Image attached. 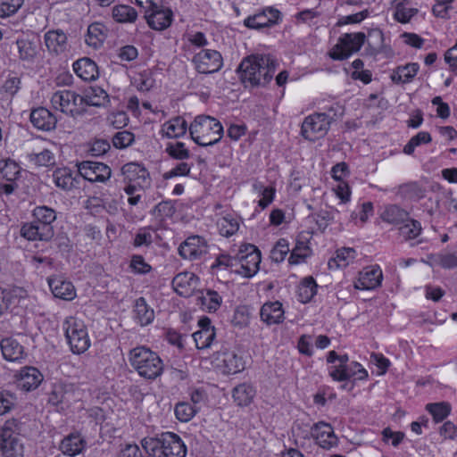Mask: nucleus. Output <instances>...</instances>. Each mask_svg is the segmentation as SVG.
<instances>
[{"mask_svg":"<svg viewBox=\"0 0 457 457\" xmlns=\"http://www.w3.org/2000/svg\"><path fill=\"white\" fill-rule=\"evenodd\" d=\"M130 268L137 274H146L151 270V266L145 262L141 255H134L132 257Z\"/></svg>","mask_w":457,"mask_h":457,"instance_id":"obj_64","label":"nucleus"},{"mask_svg":"<svg viewBox=\"0 0 457 457\" xmlns=\"http://www.w3.org/2000/svg\"><path fill=\"white\" fill-rule=\"evenodd\" d=\"M135 319L141 326L150 324L154 318V312L147 304L144 297L136 300L134 305Z\"/></svg>","mask_w":457,"mask_h":457,"instance_id":"obj_32","label":"nucleus"},{"mask_svg":"<svg viewBox=\"0 0 457 457\" xmlns=\"http://www.w3.org/2000/svg\"><path fill=\"white\" fill-rule=\"evenodd\" d=\"M269 21H270V20L267 19L263 10L262 12L246 18L244 21V24L249 29H260L269 27Z\"/></svg>","mask_w":457,"mask_h":457,"instance_id":"obj_56","label":"nucleus"},{"mask_svg":"<svg viewBox=\"0 0 457 457\" xmlns=\"http://www.w3.org/2000/svg\"><path fill=\"white\" fill-rule=\"evenodd\" d=\"M193 63L195 70L204 74L219 71L223 65V59L220 52L212 49H204L194 55Z\"/></svg>","mask_w":457,"mask_h":457,"instance_id":"obj_10","label":"nucleus"},{"mask_svg":"<svg viewBox=\"0 0 457 457\" xmlns=\"http://www.w3.org/2000/svg\"><path fill=\"white\" fill-rule=\"evenodd\" d=\"M421 231L420 223L418 220L409 218V220L402 223L399 227L400 235L405 239H412L417 237Z\"/></svg>","mask_w":457,"mask_h":457,"instance_id":"obj_50","label":"nucleus"},{"mask_svg":"<svg viewBox=\"0 0 457 457\" xmlns=\"http://www.w3.org/2000/svg\"><path fill=\"white\" fill-rule=\"evenodd\" d=\"M355 257V250L353 248H342L337 251V255L328 262L330 268L336 266L337 268L346 267L351 260Z\"/></svg>","mask_w":457,"mask_h":457,"instance_id":"obj_48","label":"nucleus"},{"mask_svg":"<svg viewBox=\"0 0 457 457\" xmlns=\"http://www.w3.org/2000/svg\"><path fill=\"white\" fill-rule=\"evenodd\" d=\"M311 435L316 443L324 449H330L337 444V437L332 427L325 422H318L311 428Z\"/></svg>","mask_w":457,"mask_h":457,"instance_id":"obj_14","label":"nucleus"},{"mask_svg":"<svg viewBox=\"0 0 457 457\" xmlns=\"http://www.w3.org/2000/svg\"><path fill=\"white\" fill-rule=\"evenodd\" d=\"M432 138L428 132L420 131L416 136L412 137L410 141L405 145L403 153L411 154L415 148L421 144H428L431 142Z\"/></svg>","mask_w":457,"mask_h":457,"instance_id":"obj_53","label":"nucleus"},{"mask_svg":"<svg viewBox=\"0 0 457 457\" xmlns=\"http://www.w3.org/2000/svg\"><path fill=\"white\" fill-rule=\"evenodd\" d=\"M426 410L432 415L436 422H440L450 414L451 405L446 402L428 403Z\"/></svg>","mask_w":457,"mask_h":457,"instance_id":"obj_45","label":"nucleus"},{"mask_svg":"<svg viewBox=\"0 0 457 457\" xmlns=\"http://www.w3.org/2000/svg\"><path fill=\"white\" fill-rule=\"evenodd\" d=\"M21 234L28 240L47 241L54 237V228L52 226H42L36 221L24 224L21 228Z\"/></svg>","mask_w":457,"mask_h":457,"instance_id":"obj_17","label":"nucleus"},{"mask_svg":"<svg viewBox=\"0 0 457 457\" xmlns=\"http://www.w3.org/2000/svg\"><path fill=\"white\" fill-rule=\"evenodd\" d=\"M428 263L431 266H440L443 269H453L457 267V255L454 253H437L430 254Z\"/></svg>","mask_w":457,"mask_h":457,"instance_id":"obj_42","label":"nucleus"},{"mask_svg":"<svg viewBox=\"0 0 457 457\" xmlns=\"http://www.w3.org/2000/svg\"><path fill=\"white\" fill-rule=\"evenodd\" d=\"M198 301L203 310L214 312L220 307L222 298L216 291L207 290L198 297Z\"/></svg>","mask_w":457,"mask_h":457,"instance_id":"obj_38","label":"nucleus"},{"mask_svg":"<svg viewBox=\"0 0 457 457\" xmlns=\"http://www.w3.org/2000/svg\"><path fill=\"white\" fill-rule=\"evenodd\" d=\"M255 395L253 387L248 384H240L233 390L234 401L239 406H246L251 403Z\"/></svg>","mask_w":457,"mask_h":457,"instance_id":"obj_37","label":"nucleus"},{"mask_svg":"<svg viewBox=\"0 0 457 457\" xmlns=\"http://www.w3.org/2000/svg\"><path fill=\"white\" fill-rule=\"evenodd\" d=\"M21 171V168L17 162L11 159L0 161V174L7 181H14Z\"/></svg>","mask_w":457,"mask_h":457,"instance_id":"obj_46","label":"nucleus"},{"mask_svg":"<svg viewBox=\"0 0 457 457\" xmlns=\"http://www.w3.org/2000/svg\"><path fill=\"white\" fill-rule=\"evenodd\" d=\"M312 218L316 221L319 228L323 231L334 220V214L330 211L321 210L318 213L312 215Z\"/></svg>","mask_w":457,"mask_h":457,"instance_id":"obj_61","label":"nucleus"},{"mask_svg":"<svg viewBox=\"0 0 457 457\" xmlns=\"http://www.w3.org/2000/svg\"><path fill=\"white\" fill-rule=\"evenodd\" d=\"M134 141V134L123 130L117 132L112 137V144L116 148H126L129 146Z\"/></svg>","mask_w":457,"mask_h":457,"instance_id":"obj_60","label":"nucleus"},{"mask_svg":"<svg viewBox=\"0 0 457 457\" xmlns=\"http://www.w3.org/2000/svg\"><path fill=\"white\" fill-rule=\"evenodd\" d=\"M179 253L184 259L195 260L207 253V245L199 236L189 237L179 245Z\"/></svg>","mask_w":457,"mask_h":457,"instance_id":"obj_13","label":"nucleus"},{"mask_svg":"<svg viewBox=\"0 0 457 457\" xmlns=\"http://www.w3.org/2000/svg\"><path fill=\"white\" fill-rule=\"evenodd\" d=\"M198 278L189 272H183L176 275L172 280V287L174 290L180 295L188 294V287H190Z\"/></svg>","mask_w":457,"mask_h":457,"instance_id":"obj_36","label":"nucleus"},{"mask_svg":"<svg viewBox=\"0 0 457 457\" xmlns=\"http://www.w3.org/2000/svg\"><path fill=\"white\" fill-rule=\"evenodd\" d=\"M395 18L397 21L402 23L409 22L411 18L413 17L418 10L414 8H405L404 7V0H395Z\"/></svg>","mask_w":457,"mask_h":457,"instance_id":"obj_52","label":"nucleus"},{"mask_svg":"<svg viewBox=\"0 0 457 457\" xmlns=\"http://www.w3.org/2000/svg\"><path fill=\"white\" fill-rule=\"evenodd\" d=\"M66 339L73 353H82L90 345L87 328L84 322L77 318L69 317L63 322Z\"/></svg>","mask_w":457,"mask_h":457,"instance_id":"obj_5","label":"nucleus"},{"mask_svg":"<svg viewBox=\"0 0 457 457\" xmlns=\"http://www.w3.org/2000/svg\"><path fill=\"white\" fill-rule=\"evenodd\" d=\"M419 68V64L416 62L399 66L393 71L391 79L396 83H409L416 76Z\"/></svg>","mask_w":457,"mask_h":457,"instance_id":"obj_34","label":"nucleus"},{"mask_svg":"<svg viewBox=\"0 0 457 457\" xmlns=\"http://www.w3.org/2000/svg\"><path fill=\"white\" fill-rule=\"evenodd\" d=\"M53 179L56 187L64 190L71 189L74 186L71 171L66 168L54 170Z\"/></svg>","mask_w":457,"mask_h":457,"instance_id":"obj_43","label":"nucleus"},{"mask_svg":"<svg viewBox=\"0 0 457 457\" xmlns=\"http://www.w3.org/2000/svg\"><path fill=\"white\" fill-rule=\"evenodd\" d=\"M33 161L40 166H51L55 163L54 154L48 149H45L38 154H35Z\"/></svg>","mask_w":457,"mask_h":457,"instance_id":"obj_63","label":"nucleus"},{"mask_svg":"<svg viewBox=\"0 0 457 457\" xmlns=\"http://www.w3.org/2000/svg\"><path fill=\"white\" fill-rule=\"evenodd\" d=\"M75 73L83 80L91 81L98 78L99 71L96 63L90 58H81L73 64Z\"/></svg>","mask_w":457,"mask_h":457,"instance_id":"obj_22","label":"nucleus"},{"mask_svg":"<svg viewBox=\"0 0 457 457\" xmlns=\"http://www.w3.org/2000/svg\"><path fill=\"white\" fill-rule=\"evenodd\" d=\"M363 32L345 33L339 37L337 44L332 48L330 57L334 60H345L352 54L358 52L365 42Z\"/></svg>","mask_w":457,"mask_h":457,"instance_id":"obj_8","label":"nucleus"},{"mask_svg":"<svg viewBox=\"0 0 457 457\" xmlns=\"http://www.w3.org/2000/svg\"><path fill=\"white\" fill-rule=\"evenodd\" d=\"M18 405L16 394L8 389L0 390V416L12 412Z\"/></svg>","mask_w":457,"mask_h":457,"instance_id":"obj_40","label":"nucleus"},{"mask_svg":"<svg viewBox=\"0 0 457 457\" xmlns=\"http://www.w3.org/2000/svg\"><path fill=\"white\" fill-rule=\"evenodd\" d=\"M222 362L224 372L227 374H236L245 369V362L242 357L238 356L234 351L223 352Z\"/></svg>","mask_w":457,"mask_h":457,"instance_id":"obj_33","label":"nucleus"},{"mask_svg":"<svg viewBox=\"0 0 457 457\" xmlns=\"http://www.w3.org/2000/svg\"><path fill=\"white\" fill-rule=\"evenodd\" d=\"M153 242V235L149 229L140 228L135 235L133 245L136 247L149 246Z\"/></svg>","mask_w":457,"mask_h":457,"instance_id":"obj_62","label":"nucleus"},{"mask_svg":"<svg viewBox=\"0 0 457 457\" xmlns=\"http://www.w3.org/2000/svg\"><path fill=\"white\" fill-rule=\"evenodd\" d=\"M144 450L153 457H186L187 447L175 433H162L158 437H145L141 441Z\"/></svg>","mask_w":457,"mask_h":457,"instance_id":"obj_2","label":"nucleus"},{"mask_svg":"<svg viewBox=\"0 0 457 457\" xmlns=\"http://www.w3.org/2000/svg\"><path fill=\"white\" fill-rule=\"evenodd\" d=\"M129 361L138 375L145 379H155L163 370V363L159 355L145 346L131 349Z\"/></svg>","mask_w":457,"mask_h":457,"instance_id":"obj_3","label":"nucleus"},{"mask_svg":"<svg viewBox=\"0 0 457 457\" xmlns=\"http://www.w3.org/2000/svg\"><path fill=\"white\" fill-rule=\"evenodd\" d=\"M121 174L125 180L136 182L140 187H143L149 180V173L145 167L137 163H126L121 168Z\"/></svg>","mask_w":457,"mask_h":457,"instance_id":"obj_18","label":"nucleus"},{"mask_svg":"<svg viewBox=\"0 0 457 457\" xmlns=\"http://www.w3.org/2000/svg\"><path fill=\"white\" fill-rule=\"evenodd\" d=\"M44 40L50 53L60 54L67 50L68 37L61 29L47 31L44 36Z\"/></svg>","mask_w":457,"mask_h":457,"instance_id":"obj_19","label":"nucleus"},{"mask_svg":"<svg viewBox=\"0 0 457 457\" xmlns=\"http://www.w3.org/2000/svg\"><path fill=\"white\" fill-rule=\"evenodd\" d=\"M72 394V385L55 384L49 393L48 403L55 406L68 403L71 400Z\"/></svg>","mask_w":457,"mask_h":457,"instance_id":"obj_28","label":"nucleus"},{"mask_svg":"<svg viewBox=\"0 0 457 457\" xmlns=\"http://www.w3.org/2000/svg\"><path fill=\"white\" fill-rule=\"evenodd\" d=\"M158 5V8L145 11V19L153 29L163 30L170 26L173 12L170 8L163 6L162 3Z\"/></svg>","mask_w":457,"mask_h":457,"instance_id":"obj_12","label":"nucleus"},{"mask_svg":"<svg viewBox=\"0 0 457 457\" xmlns=\"http://www.w3.org/2000/svg\"><path fill=\"white\" fill-rule=\"evenodd\" d=\"M187 128V121L183 118L175 117L162 125V133L169 138H177L186 134Z\"/></svg>","mask_w":457,"mask_h":457,"instance_id":"obj_31","label":"nucleus"},{"mask_svg":"<svg viewBox=\"0 0 457 457\" xmlns=\"http://www.w3.org/2000/svg\"><path fill=\"white\" fill-rule=\"evenodd\" d=\"M48 285L55 297L63 300H72L76 295L73 285L60 278H49Z\"/></svg>","mask_w":457,"mask_h":457,"instance_id":"obj_24","label":"nucleus"},{"mask_svg":"<svg viewBox=\"0 0 457 457\" xmlns=\"http://www.w3.org/2000/svg\"><path fill=\"white\" fill-rule=\"evenodd\" d=\"M112 17L118 22H134L137 12L132 6L120 4L112 8Z\"/></svg>","mask_w":457,"mask_h":457,"instance_id":"obj_41","label":"nucleus"},{"mask_svg":"<svg viewBox=\"0 0 457 457\" xmlns=\"http://www.w3.org/2000/svg\"><path fill=\"white\" fill-rule=\"evenodd\" d=\"M237 259L240 263V268L237 272L246 278H251L259 270L261 262V252L253 245H242Z\"/></svg>","mask_w":457,"mask_h":457,"instance_id":"obj_9","label":"nucleus"},{"mask_svg":"<svg viewBox=\"0 0 457 457\" xmlns=\"http://www.w3.org/2000/svg\"><path fill=\"white\" fill-rule=\"evenodd\" d=\"M193 338L195 342V345L198 349H205L208 348L214 337H215V329L214 328H205L199 329L195 332L193 335Z\"/></svg>","mask_w":457,"mask_h":457,"instance_id":"obj_49","label":"nucleus"},{"mask_svg":"<svg viewBox=\"0 0 457 457\" xmlns=\"http://www.w3.org/2000/svg\"><path fill=\"white\" fill-rule=\"evenodd\" d=\"M381 219L387 223L401 225L409 220V213L399 206L392 204L386 207Z\"/></svg>","mask_w":457,"mask_h":457,"instance_id":"obj_35","label":"nucleus"},{"mask_svg":"<svg viewBox=\"0 0 457 457\" xmlns=\"http://www.w3.org/2000/svg\"><path fill=\"white\" fill-rule=\"evenodd\" d=\"M333 118L325 112H315L303 120L301 135L309 141H316L324 137L331 125Z\"/></svg>","mask_w":457,"mask_h":457,"instance_id":"obj_6","label":"nucleus"},{"mask_svg":"<svg viewBox=\"0 0 457 457\" xmlns=\"http://www.w3.org/2000/svg\"><path fill=\"white\" fill-rule=\"evenodd\" d=\"M31 420L28 416L22 415L21 417H12L4 421V425L1 426L4 431V435L11 436H26L31 430Z\"/></svg>","mask_w":457,"mask_h":457,"instance_id":"obj_16","label":"nucleus"},{"mask_svg":"<svg viewBox=\"0 0 457 457\" xmlns=\"http://www.w3.org/2000/svg\"><path fill=\"white\" fill-rule=\"evenodd\" d=\"M382 278V270L378 266L367 267L359 273L354 287L361 290L375 289L381 285Z\"/></svg>","mask_w":457,"mask_h":457,"instance_id":"obj_15","label":"nucleus"},{"mask_svg":"<svg viewBox=\"0 0 457 457\" xmlns=\"http://www.w3.org/2000/svg\"><path fill=\"white\" fill-rule=\"evenodd\" d=\"M317 292V284L312 277L304 278L297 290L298 299L305 303L310 302Z\"/></svg>","mask_w":457,"mask_h":457,"instance_id":"obj_39","label":"nucleus"},{"mask_svg":"<svg viewBox=\"0 0 457 457\" xmlns=\"http://www.w3.org/2000/svg\"><path fill=\"white\" fill-rule=\"evenodd\" d=\"M30 121L38 129L49 131L55 128L57 119L46 108L39 107L31 112Z\"/></svg>","mask_w":457,"mask_h":457,"instance_id":"obj_20","label":"nucleus"},{"mask_svg":"<svg viewBox=\"0 0 457 457\" xmlns=\"http://www.w3.org/2000/svg\"><path fill=\"white\" fill-rule=\"evenodd\" d=\"M0 451L4 457H23L24 447L17 436L4 435Z\"/></svg>","mask_w":457,"mask_h":457,"instance_id":"obj_25","label":"nucleus"},{"mask_svg":"<svg viewBox=\"0 0 457 457\" xmlns=\"http://www.w3.org/2000/svg\"><path fill=\"white\" fill-rule=\"evenodd\" d=\"M220 235L230 237L234 235L239 228L238 221L231 216H224L217 222Z\"/></svg>","mask_w":457,"mask_h":457,"instance_id":"obj_51","label":"nucleus"},{"mask_svg":"<svg viewBox=\"0 0 457 457\" xmlns=\"http://www.w3.org/2000/svg\"><path fill=\"white\" fill-rule=\"evenodd\" d=\"M82 108L85 105L101 107L109 102L107 93L101 87H90L82 96Z\"/></svg>","mask_w":457,"mask_h":457,"instance_id":"obj_30","label":"nucleus"},{"mask_svg":"<svg viewBox=\"0 0 457 457\" xmlns=\"http://www.w3.org/2000/svg\"><path fill=\"white\" fill-rule=\"evenodd\" d=\"M260 316L269 326L281 323L284 320L282 303L278 301L265 303L261 308Z\"/></svg>","mask_w":457,"mask_h":457,"instance_id":"obj_21","label":"nucleus"},{"mask_svg":"<svg viewBox=\"0 0 457 457\" xmlns=\"http://www.w3.org/2000/svg\"><path fill=\"white\" fill-rule=\"evenodd\" d=\"M189 133L198 145L209 146L220 142L223 135V127L213 117L199 115L190 124Z\"/></svg>","mask_w":457,"mask_h":457,"instance_id":"obj_4","label":"nucleus"},{"mask_svg":"<svg viewBox=\"0 0 457 457\" xmlns=\"http://www.w3.org/2000/svg\"><path fill=\"white\" fill-rule=\"evenodd\" d=\"M86 442L79 434H70L65 436L60 445L61 451L69 456H75L85 448Z\"/></svg>","mask_w":457,"mask_h":457,"instance_id":"obj_27","label":"nucleus"},{"mask_svg":"<svg viewBox=\"0 0 457 457\" xmlns=\"http://www.w3.org/2000/svg\"><path fill=\"white\" fill-rule=\"evenodd\" d=\"M17 46L21 58L23 60H31L37 54L36 45L29 40H17Z\"/></svg>","mask_w":457,"mask_h":457,"instance_id":"obj_57","label":"nucleus"},{"mask_svg":"<svg viewBox=\"0 0 457 457\" xmlns=\"http://www.w3.org/2000/svg\"><path fill=\"white\" fill-rule=\"evenodd\" d=\"M166 152L170 157L176 160H186L190 156L189 151L185 147L182 142L168 144Z\"/></svg>","mask_w":457,"mask_h":457,"instance_id":"obj_54","label":"nucleus"},{"mask_svg":"<svg viewBox=\"0 0 457 457\" xmlns=\"http://www.w3.org/2000/svg\"><path fill=\"white\" fill-rule=\"evenodd\" d=\"M289 252L288 243L286 239L280 238L270 253V258L276 262H281Z\"/></svg>","mask_w":457,"mask_h":457,"instance_id":"obj_58","label":"nucleus"},{"mask_svg":"<svg viewBox=\"0 0 457 457\" xmlns=\"http://www.w3.org/2000/svg\"><path fill=\"white\" fill-rule=\"evenodd\" d=\"M52 106L63 113L75 117L84 112L81 96L71 90H58L51 97Z\"/></svg>","mask_w":457,"mask_h":457,"instance_id":"obj_7","label":"nucleus"},{"mask_svg":"<svg viewBox=\"0 0 457 457\" xmlns=\"http://www.w3.org/2000/svg\"><path fill=\"white\" fill-rule=\"evenodd\" d=\"M107 36V29L101 22H94L87 28L86 43L94 49H98L104 44Z\"/></svg>","mask_w":457,"mask_h":457,"instance_id":"obj_26","label":"nucleus"},{"mask_svg":"<svg viewBox=\"0 0 457 457\" xmlns=\"http://www.w3.org/2000/svg\"><path fill=\"white\" fill-rule=\"evenodd\" d=\"M33 215L37 219V222L42 226H51L56 220L55 211L45 205L36 207Z\"/></svg>","mask_w":457,"mask_h":457,"instance_id":"obj_47","label":"nucleus"},{"mask_svg":"<svg viewBox=\"0 0 457 457\" xmlns=\"http://www.w3.org/2000/svg\"><path fill=\"white\" fill-rule=\"evenodd\" d=\"M199 409V406H193L187 402H180L175 405L174 412L179 421L187 422L194 418Z\"/></svg>","mask_w":457,"mask_h":457,"instance_id":"obj_44","label":"nucleus"},{"mask_svg":"<svg viewBox=\"0 0 457 457\" xmlns=\"http://www.w3.org/2000/svg\"><path fill=\"white\" fill-rule=\"evenodd\" d=\"M277 65L270 54H253L243 59L237 71L243 83L264 86L273 78Z\"/></svg>","mask_w":457,"mask_h":457,"instance_id":"obj_1","label":"nucleus"},{"mask_svg":"<svg viewBox=\"0 0 457 457\" xmlns=\"http://www.w3.org/2000/svg\"><path fill=\"white\" fill-rule=\"evenodd\" d=\"M253 187L262 196L259 200V206L266 208L273 201L275 189L272 187H264L262 183H255Z\"/></svg>","mask_w":457,"mask_h":457,"instance_id":"obj_55","label":"nucleus"},{"mask_svg":"<svg viewBox=\"0 0 457 457\" xmlns=\"http://www.w3.org/2000/svg\"><path fill=\"white\" fill-rule=\"evenodd\" d=\"M79 174L90 182H105L111 178L112 170L103 162L84 161L78 164Z\"/></svg>","mask_w":457,"mask_h":457,"instance_id":"obj_11","label":"nucleus"},{"mask_svg":"<svg viewBox=\"0 0 457 457\" xmlns=\"http://www.w3.org/2000/svg\"><path fill=\"white\" fill-rule=\"evenodd\" d=\"M24 0H0V17H7L15 13Z\"/></svg>","mask_w":457,"mask_h":457,"instance_id":"obj_59","label":"nucleus"},{"mask_svg":"<svg viewBox=\"0 0 457 457\" xmlns=\"http://www.w3.org/2000/svg\"><path fill=\"white\" fill-rule=\"evenodd\" d=\"M3 356L9 361H18L24 358L23 346L15 339L4 338L1 342Z\"/></svg>","mask_w":457,"mask_h":457,"instance_id":"obj_29","label":"nucleus"},{"mask_svg":"<svg viewBox=\"0 0 457 457\" xmlns=\"http://www.w3.org/2000/svg\"><path fill=\"white\" fill-rule=\"evenodd\" d=\"M43 380V376L39 370L34 367H25L20 372L19 386L26 390L36 389Z\"/></svg>","mask_w":457,"mask_h":457,"instance_id":"obj_23","label":"nucleus"}]
</instances>
